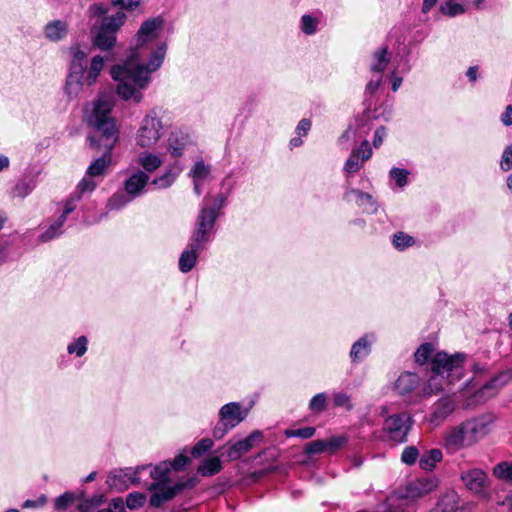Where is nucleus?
I'll use <instances>...</instances> for the list:
<instances>
[{"instance_id":"obj_1","label":"nucleus","mask_w":512,"mask_h":512,"mask_svg":"<svg viewBox=\"0 0 512 512\" xmlns=\"http://www.w3.org/2000/svg\"><path fill=\"white\" fill-rule=\"evenodd\" d=\"M162 28L163 20L160 17L144 21L132 41V55L123 65H117L111 69L112 78L118 82L117 94L123 100L132 99L139 103L142 100V93L139 90L147 86L150 80L149 74L161 66L167 49L164 43L151 51L146 65L141 61L142 49L158 38Z\"/></svg>"},{"instance_id":"obj_2","label":"nucleus","mask_w":512,"mask_h":512,"mask_svg":"<svg viewBox=\"0 0 512 512\" xmlns=\"http://www.w3.org/2000/svg\"><path fill=\"white\" fill-rule=\"evenodd\" d=\"M188 462V457L180 454L173 461H163L151 469L150 476L154 481L147 486V489L152 492L149 499L152 507L159 508L184 489L194 486L193 479L169 485L171 471L182 470Z\"/></svg>"},{"instance_id":"obj_3","label":"nucleus","mask_w":512,"mask_h":512,"mask_svg":"<svg viewBox=\"0 0 512 512\" xmlns=\"http://www.w3.org/2000/svg\"><path fill=\"white\" fill-rule=\"evenodd\" d=\"M114 100L111 96L100 95L94 101L87 120L95 129V134L89 137L90 145L111 151L118 141L119 129L116 119L112 116Z\"/></svg>"},{"instance_id":"obj_4","label":"nucleus","mask_w":512,"mask_h":512,"mask_svg":"<svg viewBox=\"0 0 512 512\" xmlns=\"http://www.w3.org/2000/svg\"><path fill=\"white\" fill-rule=\"evenodd\" d=\"M494 420L492 414H483L451 427L445 434L444 447L451 453L472 447L490 432Z\"/></svg>"},{"instance_id":"obj_5","label":"nucleus","mask_w":512,"mask_h":512,"mask_svg":"<svg viewBox=\"0 0 512 512\" xmlns=\"http://www.w3.org/2000/svg\"><path fill=\"white\" fill-rule=\"evenodd\" d=\"M464 360L465 355L461 353L448 355L445 352H438L435 354L431 361L432 374L423 389L424 394H436L460 380Z\"/></svg>"},{"instance_id":"obj_6","label":"nucleus","mask_w":512,"mask_h":512,"mask_svg":"<svg viewBox=\"0 0 512 512\" xmlns=\"http://www.w3.org/2000/svg\"><path fill=\"white\" fill-rule=\"evenodd\" d=\"M126 18V14L119 11L93 24L91 28L93 45L102 51L111 50L116 44L117 32L124 25Z\"/></svg>"},{"instance_id":"obj_7","label":"nucleus","mask_w":512,"mask_h":512,"mask_svg":"<svg viewBox=\"0 0 512 512\" xmlns=\"http://www.w3.org/2000/svg\"><path fill=\"white\" fill-rule=\"evenodd\" d=\"M164 134V125L156 110L149 111L136 133V144L144 149L153 148Z\"/></svg>"},{"instance_id":"obj_8","label":"nucleus","mask_w":512,"mask_h":512,"mask_svg":"<svg viewBox=\"0 0 512 512\" xmlns=\"http://www.w3.org/2000/svg\"><path fill=\"white\" fill-rule=\"evenodd\" d=\"M411 428V418L407 413L394 414L385 420L383 429L389 438L397 443L405 442Z\"/></svg>"},{"instance_id":"obj_9","label":"nucleus","mask_w":512,"mask_h":512,"mask_svg":"<svg viewBox=\"0 0 512 512\" xmlns=\"http://www.w3.org/2000/svg\"><path fill=\"white\" fill-rule=\"evenodd\" d=\"M512 380V371L507 370L499 373L489 382L485 383L474 394L473 398L476 403H484L495 397L499 391Z\"/></svg>"},{"instance_id":"obj_10","label":"nucleus","mask_w":512,"mask_h":512,"mask_svg":"<svg viewBox=\"0 0 512 512\" xmlns=\"http://www.w3.org/2000/svg\"><path fill=\"white\" fill-rule=\"evenodd\" d=\"M438 0H424L422 12H429L437 3ZM484 0H445V3L440 5V12L449 17L461 15L466 11V3H472L479 6Z\"/></svg>"},{"instance_id":"obj_11","label":"nucleus","mask_w":512,"mask_h":512,"mask_svg":"<svg viewBox=\"0 0 512 512\" xmlns=\"http://www.w3.org/2000/svg\"><path fill=\"white\" fill-rule=\"evenodd\" d=\"M149 466H138L137 468H126L124 470H120L117 473L110 474L107 479V484L111 488H115L117 490H122L127 488V481L131 484L138 485L141 483V478L139 477L140 473L147 469Z\"/></svg>"},{"instance_id":"obj_12","label":"nucleus","mask_w":512,"mask_h":512,"mask_svg":"<svg viewBox=\"0 0 512 512\" xmlns=\"http://www.w3.org/2000/svg\"><path fill=\"white\" fill-rule=\"evenodd\" d=\"M348 441L345 435L332 436L327 440H315L306 444L304 453L308 455L329 453L333 454L342 448Z\"/></svg>"},{"instance_id":"obj_13","label":"nucleus","mask_w":512,"mask_h":512,"mask_svg":"<svg viewBox=\"0 0 512 512\" xmlns=\"http://www.w3.org/2000/svg\"><path fill=\"white\" fill-rule=\"evenodd\" d=\"M372 156V149L367 140L363 141L361 145L352 150L350 156L344 164V171L348 174L358 172L365 161L370 159Z\"/></svg>"},{"instance_id":"obj_14","label":"nucleus","mask_w":512,"mask_h":512,"mask_svg":"<svg viewBox=\"0 0 512 512\" xmlns=\"http://www.w3.org/2000/svg\"><path fill=\"white\" fill-rule=\"evenodd\" d=\"M460 478L465 487L475 494L484 493L487 487V475L479 468L462 471Z\"/></svg>"},{"instance_id":"obj_15","label":"nucleus","mask_w":512,"mask_h":512,"mask_svg":"<svg viewBox=\"0 0 512 512\" xmlns=\"http://www.w3.org/2000/svg\"><path fill=\"white\" fill-rule=\"evenodd\" d=\"M263 434L259 430L253 431L250 435H248L245 439L239 440L230 445L227 451V456L229 460H237L242 457L244 454L249 452L256 443L262 440Z\"/></svg>"},{"instance_id":"obj_16","label":"nucleus","mask_w":512,"mask_h":512,"mask_svg":"<svg viewBox=\"0 0 512 512\" xmlns=\"http://www.w3.org/2000/svg\"><path fill=\"white\" fill-rule=\"evenodd\" d=\"M247 414L248 410H242L240 403L230 402L220 409L219 420L233 429L246 418Z\"/></svg>"},{"instance_id":"obj_17","label":"nucleus","mask_w":512,"mask_h":512,"mask_svg":"<svg viewBox=\"0 0 512 512\" xmlns=\"http://www.w3.org/2000/svg\"><path fill=\"white\" fill-rule=\"evenodd\" d=\"M437 486L438 480L434 477L417 479L407 485L405 497L412 499L423 497L435 490Z\"/></svg>"},{"instance_id":"obj_18","label":"nucleus","mask_w":512,"mask_h":512,"mask_svg":"<svg viewBox=\"0 0 512 512\" xmlns=\"http://www.w3.org/2000/svg\"><path fill=\"white\" fill-rule=\"evenodd\" d=\"M149 180L150 176L147 173L137 170L124 181L123 187L135 199L144 193Z\"/></svg>"},{"instance_id":"obj_19","label":"nucleus","mask_w":512,"mask_h":512,"mask_svg":"<svg viewBox=\"0 0 512 512\" xmlns=\"http://www.w3.org/2000/svg\"><path fill=\"white\" fill-rule=\"evenodd\" d=\"M455 409L454 401L449 398H441L433 404L428 421L434 426L442 423Z\"/></svg>"},{"instance_id":"obj_20","label":"nucleus","mask_w":512,"mask_h":512,"mask_svg":"<svg viewBox=\"0 0 512 512\" xmlns=\"http://www.w3.org/2000/svg\"><path fill=\"white\" fill-rule=\"evenodd\" d=\"M344 200L347 202H355L359 207H364L368 213H375L378 209L376 201L372 195L358 189H348L344 194Z\"/></svg>"},{"instance_id":"obj_21","label":"nucleus","mask_w":512,"mask_h":512,"mask_svg":"<svg viewBox=\"0 0 512 512\" xmlns=\"http://www.w3.org/2000/svg\"><path fill=\"white\" fill-rule=\"evenodd\" d=\"M188 142L189 137L186 133L180 130L172 131L167 139V152L173 157H180L183 155Z\"/></svg>"},{"instance_id":"obj_22","label":"nucleus","mask_w":512,"mask_h":512,"mask_svg":"<svg viewBox=\"0 0 512 512\" xmlns=\"http://www.w3.org/2000/svg\"><path fill=\"white\" fill-rule=\"evenodd\" d=\"M420 383L419 377L411 372L402 373L395 382V389L400 395L411 394Z\"/></svg>"},{"instance_id":"obj_23","label":"nucleus","mask_w":512,"mask_h":512,"mask_svg":"<svg viewBox=\"0 0 512 512\" xmlns=\"http://www.w3.org/2000/svg\"><path fill=\"white\" fill-rule=\"evenodd\" d=\"M136 163L148 175L156 171L163 163L161 157L150 151H143L138 154Z\"/></svg>"},{"instance_id":"obj_24","label":"nucleus","mask_w":512,"mask_h":512,"mask_svg":"<svg viewBox=\"0 0 512 512\" xmlns=\"http://www.w3.org/2000/svg\"><path fill=\"white\" fill-rule=\"evenodd\" d=\"M217 218L218 213L215 212V209L203 206L199 211L194 228L211 233Z\"/></svg>"},{"instance_id":"obj_25","label":"nucleus","mask_w":512,"mask_h":512,"mask_svg":"<svg viewBox=\"0 0 512 512\" xmlns=\"http://www.w3.org/2000/svg\"><path fill=\"white\" fill-rule=\"evenodd\" d=\"M369 339L368 335L361 337L357 340L351 348L350 357L353 362H358L365 358L371 351V343L374 337L371 335Z\"/></svg>"},{"instance_id":"obj_26","label":"nucleus","mask_w":512,"mask_h":512,"mask_svg":"<svg viewBox=\"0 0 512 512\" xmlns=\"http://www.w3.org/2000/svg\"><path fill=\"white\" fill-rule=\"evenodd\" d=\"M88 54L80 48H75L72 54L70 74L84 76L87 70Z\"/></svg>"},{"instance_id":"obj_27","label":"nucleus","mask_w":512,"mask_h":512,"mask_svg":"<svg viewBox=\"0 0 512 512\" xmlns=\"http://www.w3.org/2000/svg\"><path fill=\"white\" fill-rule=\"evenodd\" d=\"M85 85V76L69 74L65 86L67 96L70 99L78 98L82 94Z\"/></svg>"},{"instance_id":"obj_28","label":"nucleus","mask_w":512,"mask_h":512,"mask_svg":"<svg viewBox=\"0 0 512 512\" xmlns=\"http://www.w3.org/2000/svg\"><path fill=\"white\" fill-rule=\"evenodd\" d=\"M68 25L62 20H54L45 26V35L52 41H59L67 34Z\"/></svg>"},{"instance_id":"obj_29","label":"nucleus","mask_w":512,"mask_h":512,"mask_svg":"<svg viewBox=\"0 0 512 512\" xmlns=\"http://www.w3.org/2000/svg\"><path fill=\"white\" fill-rule=\"evenodd\" d=\"M104 58L100 55H96L91 59L90 66L86 70L87 74L85 76L86 86H92L96 83L100 72L104 67Z\"/></svg>"},{"instance_id":"obj_30","label":"nucleus","mask_w":512,"mask_h":512,"mask_svg":"<svg viewBox=\"0 0 512 512\" xmlns=\"http://www.w3.org/2000/svg\"><path fill=\"white\" fill-rule=\"evenodd\" d=\"M197 249H192V247L187 246V249L184 250L179 258V269L182 273H188L193 269L196 264L198 258Z\"/></svg>"},{"instance_id":"obj_31","label":"nucleus","mask_w":512,"mask_h":512,"mask_svg":"<svg viewBox=\"0 0 512 512\" xmlns=\"http://www.w3.org/2000/svg\"><path fill=\"white\" fill-rule=\"evenodd\" d=\"M104 155L102 157L97 158L96 160L91 163V165L88 167L86 171V175L89 177H98L102 176L105 173V170L107 166L110 163V152H107L106 149H104Z\"/></svg>"},{"instance_id":"obj_32","label":"nucleus","mask_w":512,"mask_h":512,"mask_svg":"<svg viewBox=\"0 0 512 512\" xmlns=\"http://www.w3.org/2000/svg\"><path fill=\"white\" fill-rule=\"evenodd\" d=\"M443 458L442 451L434 448L426 451L419 459V465L423 470H432Z\"/></svg>"},{"instance_id":"obj_33","label":"nucleus","mask_w":512,"mask_h":512,"mask_svg":"<svg viewBox=\"0 0 512 512\" xmlns=\"http://www.w3.org/2000/svg\"><path fill=\"white\" fill-rule=\"evenodd\" d=\"M390 61V57L388 55V48L382 47L376 50L373 54V62L371 64V70L376 72L378 75H381V72L386 68L387 64Z\"/></svg>"},{"instance_id":"obj_34","label":"nucleus","mask_w":512,"mask_h":512,"mask_svg":"<svg viewBox=\"0 0 512 512\" xmlns=\"http://www.w3.org/2000/svg\"><path fill=\"white\" fill-rule=\"evenodd\" d=\"M35 187L36 183L33 179H21L15 184L14 188L12 189L11 196L13 198L24 199L35 189Z\"/></svg>"},{"instance_id":"obj_35","label":"nucleus","mask_w":512,"mask_h":512,"mask_svg":"<svg viewBox=\"0 0 512 512\" xmlns=\"http://www.w3.org/2000/svg\"><path fill=\"white\" fill-rule=\"evenodd\" d=\"M458 508L457 495L455 493H450L444 495L436 507L430 512H456Z\"/></svg>"},{"instance_id":"obj_36","label":"nucleus","mask_w":512,"mask_h":512,"mask_svg":"<svg viewBox=\"0 0 512 512\" xmlns=\"http://www.w3.org/2000/svg\"><path fill=\"white\" fill-rule=\"evenodd\" d=\"M64 217L59 216L56 221H54L40 236L39 240L41 242H48L58 236H60L63 231L62 227L65 223Z\"/></svg>"},{"instance_id":"obj_37","label":"nucleus","mask_w":512,"mask_h":512,"mask_svg":"<svg viewBox=\"0 0 512 512\" xmlns=\"http://www.w3.org/2000/svg\"><path fill=\"white\" fill-rule=\"evenodd\" d=\"M222 469V463L219 457H211L206 459L199 467L198 472L203 476H212Z\"/></svg>"},{"instance_id":"obj_38","label":"nucleus","mask_w":512,"mask_h":512,"mask_svg":"<svg viewBox=\"0 0 512 512\" xmlns=\"http://www.w3.org/2000/svg\"><path fill=\"white\" fill-rule=\"evenodd\" d=\"M134 200L125 190L114 193L107 203L109 210H118L127 205L129 202Z\"/></svg>"},{"instance_id":"obj_39","label":"nucleus","mask_w":512,"mask_h":512,"mask_svg":"<svg viewBox=\"0 0 512 512\" xmlns=\"http://www.w3.org/2000/svg\"><path fill=\"white\" fill-rule=\"evenodd\" d=\"M210 239L211 233L194 228L188 245L192 247V249L200 251L204 249L205 244H207Z\"/></svg>"},{"instance_id":"obj_40","label":"nucleus","mask_w":512,"mask_h":512,"mask_svg":"<svg viewBox=\"0 0 512 512\" xmlns=\"http://www.w3.org/2000/svg\"><path fill=\"white\" fill-rule=\"evenodd\" d=\"M493 475L499 480L512 482V461H502L493 468Z\"/></svg>"},{"instance_id":"obj_41","label":"nucleus","mask_w":512,"mask_h":512,"mask_svg":"<svg viewBox=\"0 0 512 512\" xmlns=\"http://www.w3.org/2000/svg\"><path fill=\"white\" fill-rule=\"evenodd\" d=\"M320 19L310 14H305L300 20V29L306 35H313L318 30Z\"/></svg>"},{"instance_id":"obj_42","label":"nucleus","mask_w":512,"mask_h":512,"mask_svg":"<svg viewBox=\"0 0 512 512\" xmlns=\"http://www.w3.org/2000/svg\"><path fill=\"white\" fill-rule=\"evenodd\" d=\"M179 172L172 169H168L161 176L153 179L152 184L157 186L159 189L169 188L177 179Z\"/></svg>"},{"instance_id":"obj_43","label":"nucleus","mask_w":512,"mask_h":512,"mask_svg":"<svg viewBox=\"0 0 512 512\" xmlns=\"http://www.w3.org/2000/svg\"><path fill=\"white\" fill-rule=\"evenodd\" d=\"M210 174V166L203 161H197L189 172V176L193 180L204 181Z\"/></svg>"},{"instance_id":"obj_44","label":"nucleus","mask_w":512,"mask_h":512,"mask_svg":"<svg viewBox=\"0 0 512 512\" xmlns=\"http://www.w3.org/2000/svg\"><path fill=\"white\" fill-rule=\"evenodd\" d=\"M414 244V238L404 232H397L393 236V245L397 250H405Z\"/></svg>"},{"instance_id":"obj_45","label":"nucleus","mask_w":512,"mask_h":512,"mask_svg":"<svg viewBox=\"0 0 512 512\" xmlns=\"http://www.w3.org/2000/svg\"><path fill=\"white\" fill-rule=\"evenodd\" d=\"M87 344H88L87 337L80 336L73 343L68 345L67 351L69 354H75L77 357H81L87 351Z\"/></svg>"},{"instance_id":"obj_46","label":"nucleus","mask_w":512,"mask_h":512,"mask_svg":"<svg viewBox=\"0 0 512 512\" xmlns=\"http://www.w3.org/2000/svg\"><path fill=\"white\" fill-rule=\"evenodd\" d=\"M327 395L325 393H318L312 397L309 402V409L313 413H321L327 407Z\"/></svg>"},{"instance_id":"obj_47","label":"nucleus","mask_w":512,"mask_h":512,"mask_svg":"<svg viewBox=\"0 0 512 512\" xmlns=\"http://www.w3.org/2000/svg\"><path fill=\"white\" fill-rule=\"evenodd\" d=\"M98 183L93 179V177L85 176L77 185L76 191L74 193L79 194L80 198H82L84 193H91L95 190Z\"/></svg>"},{"instance_id":"obj_48","label":"nucleus","mask_w":512,"mask_h":512,"mask_svg":"<svg viewBox=\"0 0 512 512\" xmlns=\"http://www.w3.org/2000/svg\"><path fill=\"white\" fill-rule=\"evenodd\" d=\"M389 175L400 188L404 187L408 182L409 172L406 169L394 167L390 170Z\"/></svg>"},{"instance_id":"obj_49","label":"nucleus","mask_w":512,"mask_h":512,"mask_svg":"<svg viewBox=\"0 0 512 512\" xmlns=\"http://www.w3.org/2000/svg\"><path fill=\"white\" fill-rule=\"evenodd\" d=\"M419 457V451L415 446H407L401 454V461L406 465H413Z\"/></svg>"},{"instance_id":"obj_50","label":"nucleus","mask_w":512,"mask_h":512,"mask_svg":"<svg viewBox=\"0 0 512 512\" xmlns=\"http://www.w3.org/2000/svg\"><path fill=\"white\" fill-rule=\"evenodd\" d=\"M433 352V345L430 343L422 344L415 352V361L424 364Z\"/></svg>"},{"instance_id":"obj_51","label":"nucleus","mask_w":512,"mask_h":512,"mask_svg":"<svg viewBox=\"0 0 512 512\" xmlns=\"http://www.w3.org/2000/svg\"><path fill=\"white\" fill-rule=\"evenodd\" d=\"M76 500V495L72 492H66L63 495L59 496L55 500V509L58 511H64L66 508L74 503Z\"/></svg>"},{"instance_id":"obj_52","label":"nucleus","mask_w":512,"mask_h":512,"mask_svg":"<svg viewBox=\"0 0 512 512\" xmlns=\"http://www.w3.org/2000/svg\"><path fill=\"white\" fill-rule=\"evenodd\" d=\"M314 427H305L297 430L287 429L284 434L286 437H299L302 439H309L315 435Z\"/></svg>"},{"instance_id":"obj_53","label":"nucleus","mask_w":512,"mask_h":512,"mask_svg":"<svg viewBox=\"0 0 512 512\" xmlns=\"http://www.w3.org/2000/svg\"><path fill=\"white\" fill-rule=\"evenodd\" d=\"M145 501H146V495L144 493L134 492V493H130L127 496L126 504H127V507L130 509H137V508L143 506Z\"/></svg>"},{"instance_id":"obj_54","label":"nucleus","mask_w":512,"mask_h":512,"mask_svg":"<svg viewBox=\"0 0 512 512\" xmlns=\"http://www.w3.org/2000/svg\"><path fill=\"white\" fill-rule=\"evenodd\" d=\"M213 446V441L209 438H203L192 448L191 454L193 457H199L203 453L209 451Z\"/></svg>"},{"instance_id":"obj_55","label":"nucleus","mask_w":512,"mask_h":512,"mask_svg":"<svg viewBox=\"0 0 512 512\" xmlns=\"http://www.w3.org/2000/svg\"><path fill=\"white\" fill-rule=\"evenodd\" d=\"M333 401H334L335 406H337V407H343L348 411L353 409V404L351 402V398L346 393H343V392L334 393Z\"/></svg>"},{"instance_id":"obj_56","label":"nucleus","mask_w":512,"mask_h":512,"mask_svg":"<svg viewBox=\"0 0 512 512\" xmlns=\"http://www.w3.org/2000/svg\"><path fill=\"white\" fill-rule=\"evenodd\" d=\"M81 200L80 198V195L79 194H76V193H73L67 200H66V203H65V207H64V210L62 212V214L60 215L61 217H64V219L66 220L67 219V216L72 213L76 206H77V203Z\"/></svg>"},{"instance_id":"obj_57","label":"nucleus","mask_w":512,"mask_h":512,"mask_svg":"<svg viewBox=\"0 0 512 512\" xmlns=\"http://www.w3.org/2000/svg\"><path fill=\"white\" fill-rule=\"evenodd\" d=\"M88 15L90 19L100 18L102 20L103 17H107V8L100 3H94L88 8Z\"/></svg>"},{"instance_id":"obj_58","label":"nucleus","mask_w":512,"mask_h":512,"mask_svg":"<svg viewBox=\"0 0 512 512\" xmlns=\"http://www.w3.org/2000/svg\"><path fill=\"white\" fill-rule=\"evenodd\" d=\"M500 167L505 172L512 169V144L503 151Z\"/></svg>"},{"instance_id":"obj_59","label":"nucleus","mask_w":512,"mask_h":512,"mask_svg":"<svg viewBox=\"0 0 512 512\" xmlns=\"http://www.w3.org/2000/svg\"><path fill=\"white\" fill-rule=\"evenodd\" d=\"M102 503V496H96L91 500H84L80 503L79 509L80 512H90V509L93 507H97Z\"/></svg>"},{"instance_id":"obj_60","label":"nucleus","mask_w":512,"mask_h":512,"mask_svg":"<svg viewBox=\"0 0 512 512\" xmlns=\"http://www.w3.org/2000/svg\"><path fill=\"white\" fill-rule=\"evenodd\" d=\"M386 134V128L383 126H380L375 130L373 139V146L375 148H379L382 145L384 138L386 137Z\"/></svg>"},{"instance_id":"obj_61","label":"nucleus","mask_w":512,"mask_h":512,"mask_svg":"<svg viewBox=\"0 0 512 512\" xmlns=\"http://www.w3.org/2000/svg\"><path fill=\"white\" fill-rule=\"evenodd\" d=\"M232 428H228L227 425H224L222 421L219 420L215 428L213 429V437L215 439H222L226 433Z\"/></svg>"},{"instance_id":"obj_62","label":"nucleus","mask_w":512,"mask_h":512,"mask_svg":"<svg viewBox=\"0 0 512 512\" xmlns=\"http://www.w3.org/2000/svg\"><path fill=\"white\" fill-rule=\"evenodd\" d=\"M226 199L227 198L224 194H218L214 199L213 205L211 207H208V209H215V212H217L219 215L221 209L225 206Z\"/></svg>"},{"instance_id":"obj_63","label":"nucleus","mask_w":512,"mask_h":512,"mask_svg":"<svg viewBox=\"0 0 512 512\" xmlns=\"http://www.w3.org/2000/svg\"><path fill=\"white\" fill-rule=\"evenodd\" d=\"M47 502L45 495H41L37 500H26L23 503L24 508H37L43 506Z\"/></svg>"},{"instance_id":"obj_64","label":"nucleus","mask_w":512,"mask_h":512,"mask_svg":"<svg viewBox=\"0 0 512 512\" xmlns=\"http://www.w3.org/2000/svg\"><path fill=\"white\" fill-rule=\"evenodd\" d=\"M501 121L505 126L512 125V105H508L501 115Z\"/></svg>"}]
</instances>
